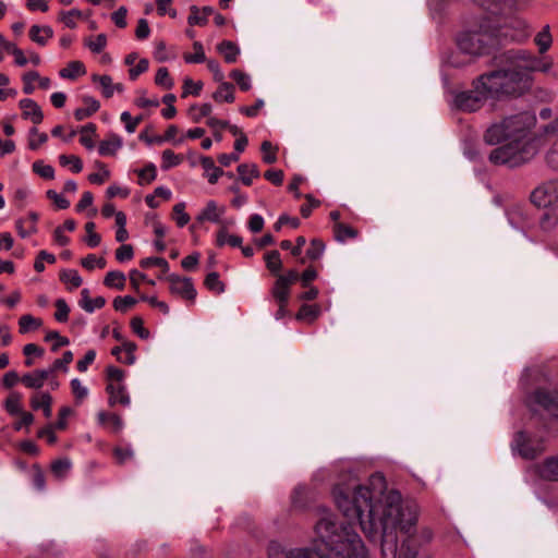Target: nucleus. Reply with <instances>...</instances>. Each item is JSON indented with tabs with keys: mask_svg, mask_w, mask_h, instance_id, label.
Segmentation results:
<instances>
[{
	"mask_svg": "<svg viewBox=\"0 0 558 558\" xmlns=\"http://www.w3.org/2000/svg\"><path fill=\"white\" fill-rule=\"evenodd\" d=\"M203 83L201 81L194 82L192 78L186 77L183 83V93L181 95L182 98L187 97L190 94L194 96H198L202 92Z\"/></svg>",
	"mask_w": 558,
	"mask_h": 558,
	"instance_id": "obj_50",
	"label": "nucleus"
},
{
	"mask_svg": "<svg viewBox=\"0 0 558 558\" xmlns=\"http://www.w3.org/2000/svg\"><path fill=\"white\" fill-rule=\"evenodd\" d=\"M216 244L219 247H222L225 244H229L232 247H240L242 244V238L235 234H228L227 227L222 223L217 232Z\"/></svg>",
	"mask_w": 558,
	"mask_h": 558,
	"instance_id": "obj_27",
	"label": "nucleus"
},
{
	"mask_svg": "<svg viewBox=\"0 0 558 558\" xmlns=\"http://www.w3.org/2000/svg\"><path fill=\"white\" fill-rule=\"evenodd\" d=\"M220 85L217 90L213 94V98L217 102H228L232 104L235 99L234 97V86L228 82H219Z\"/></svg>",
	"mask_w": 558,
	"mask_h": 558,
	"instance_id": "obj_23",
	"label": "nucleus"
},
{
	"mask_svg": "<svg viewBox=\"0 0 558 558\" xmlns=\"http://www.w3.org/2000/svg\"><path fill=\"white\" fill-rule=\"evenodd\" d=\"M95 228L96 226L93 221H88L85 225L86 236L84 241L89 247L98 246L101 241L100 235L95 232Z\"/></svg>",
	"mask_w": 558,
	"mask_h": 558,
	"instance_id": "obj_47",
	"label": "nucleus"
},
{
	"mask_svg": "<svg viewBox=\"0 0 558 558\" xmlns=\"http://www.w3.org/2000/svg\"><path fill=\"white\" fill-rule=\"evenodd\" d=\"M84 44L92 52L100 53L107 46V36L98 34L96 37L86 38Z\"/></svg>",
	"mask_w": 558,
	"mask_h": 558,
	"instance_id": "obj_39",
	"label": "nucleus"
},
{
	"mask_svg": "<svg viewBox=\"0 0 558 558\" xmlns=\"http://www.w3.org/2000/svg\"><path fill=\"white\" fill-rule=\"evenodd\" d=\"M205 221H211L215 223H219L220 227L222 226V220L220 219L219 211H202L197 217L194 223L190 226V230L194 232L199 225H202Z\"/></svg>",
	"mask_w": 558,
	"mask_h": 558,
	"instance_id": "obj_36",
	"label": "nucleus"
},
{
	"mask_svg": "<svg viewBox=\"0 0 558 558\" xmlns=\"http://www.w3.org/2000/svg\"><path fill=\"white\" fill-rule=\"evenodd\" d=\"M330 218L335 222L333 233H335V239L337 241L344 242L348 239H354L357 236L359 231L356 229L339 221L340 211H331Z\"/></svg>",
	"mask_w": 558,
	"mask_h": 558,
	"instance_id": "obj_12",
	"label": "nucleus"
},
{
	"mask_svg": "<svg viewBox=\"0 0 558 558\" xmlns=\"http://www.w3.org/2000/svg\"><path fill=\"white\" fill-rule=\"evenodd\" d=\"M38 219L39 216L36 213H32L26 219H19L15 226L20 236L27 238L28 235L36 233V223Z\"/></svg>",
	"mask_w": 558,
	"mask_h": 558,
	"instance_id": "obj_19",
	"label": "nucleus"
},
{
	"mask_svg": "<svg viewBox=\"0 0 558 558\" xmlns=\"http://www.w3.org/2000/svg\"><path fill=\"white\" fill-rule=\"evenodd\" d=\"M45 340L46 341L54 340V343L51 347V350L53 352L58 351L59 348L68 345L70 343V341L66 337L61 336L58 331H54V330L47 332Z\"/></svg>",
	"mask_w": 558,
	"mask_h": 558,
	"instance_id": "obj_59",
	"label": "nucleus"
},
{
	"mask_svg": "<svg viewBox=\"0 0 558 558\" xmlns=\"http://www.w3.org/2000/svg\"><path fill=\"white\" fill-rule=\"evenodd\" d=\"M52 36L53 31L50 26L33 25L29 29L31 39L40 46H45Z\"/></svg>",
	"mask_w": 558,
	"mask_h": 558,
	"instance_id": "obj_28",
	"label": "nucleus"
},
{
	"mask_svg": "<svg viewBox=\"0 0 558 558\" xmlns=\"http://www.w3.org/2000/svg\"><path fill=\"white\" fill-rule=\"evenodd\" d=\"M126 226V216L124 211H117L116 213V240L120 243H123L129 239V232L125 228Z\"/></svg>",
	"mask_w": 558,
	"mask_h": 558,
	"instance_id": "obj_35",
	"label": "nucleus"
},
{
	"mask_svg": "<svg viewBox=\"0 0 558 558\" xmlns=\"http://www.w3.org/2000/svg\"><path fill=\"white\" fill-rule=\"evenodd\" d=\"M125 276L122 271H119V270H112V271H109L105 279H104V284L107 286L108 288H116L118 290H123L124 286H125Z\"/></svg>",
	"mask_w": 558,
	"mask_h": 558,
	"instance_id": "obj_33",
	"label": "nucleus"
},
{
	"mask_svg": "<svg viewBox=\"0 0 558 558\" xmlns=\"http://www.w3.org/2000/svg\"><path fill=\"white\" fill-rule=\"evenodd\" d=\"M52 397L48 392L37 393L31 398V405L34 410L41 409L44 415L49 418L52 415Z\"/></svg>",
	"mask_w": 558,
	"mask_h": 558,
	"instance_id": "obj_20",
	"label": "nucleus"
},
{
	"mask_svg": "<svg viewBox=\"0 0 558 558\" xmlns=\"http://www.w3.org/2000/svg\"><path fill=\"white\" fill-rule=\"evenodd\" d=\"M500 63L507 66L493 70V72H502L508 77L514 75L526 78L525 86L521 92L508 94L509 97H519L531 88L532 72H548L553 68V60L549 58H539L527 50H510L501 56Z\"/></svg>",
	"mask_w": 558,
	"mask_h": 558,
	"instance_id": "obj_4",
	"label": "nucleus"
},
{
	"mask_svg": "<svg viewBox=\"0 0 558 558\" xmlns=\"http://www.w3.org/2000/svg\"><path fill=\"white\" fill-rule=\"evenodd\" d=\"M167 280L170 283L169 289L172 294H178L189 301L195 300L196 290L191 278H181L171 274L167 277Z\"/></svg>",
	"mask_w": 558,
	"mask_h": 558,
	"instance_id": "obj_9",
	"label": "nucleus"
},
{
	"mask_svg": "<svg viewBox=\"0 0 558 558\" xmlns=\"http://www.w3.org/2000/svg\"><path fill=\"white\" fill-rule=\"evenodd\" d=\"M33 170L44 179L50 180L54 177V169L49 165H45L43 161H35L33 163Z\"/></svg>",
	"mask_w": 558,
	"mask_h": 558,
	"instance_id": "obj_61",
	"label": "nucleus"
},
{
	"mask_svg": "<svg viewBox=\"0 0 558 558\" xmlns=\"http://www.w3.org/2000/svg\"><path fill=\"white\" fill-rule=\"evenodd\" d=\"M535 122V117L526 111L506 117L487 128L484 133V141L488 145L513 141L522 142Z\"/></svg>",
	"mask_w": 558,
	"mask_h": 558,
	"instance_id": "obj_5",
	"label": "nucleus"
},
{
	"mask_svg": "<svg viewBox=\"0 0 558 558\" xmlns=\"http://www.w3.org/2000/svg\"><path fill=\"white\" fill-rule=\"evenodd\" d=\"M142 120V116L133 118L128 111H124L121 114V121L125 124V130L128 133H134Z\"/></svg>",
	"mask_w": 558,
	"mask_h": 558,
	"instance_id": "obj_58",
	"label": "nucleus"
},
{
	"mask_svg": "<svg viewBox=\"0 0 558 558\" xmlns=\"http://www.w3.org/2000/svg\"><path fill=\"white\" fill-rule=\"evenodd\" d=\"M217 51L223 57L227 63H235L240 54L239 47L231 40H222L218 44Z\"/></svg>",
	"mask_w": 558,
	"mask_h": 558,
	"instance_id": "obj_21",
	"label": "nucleus"
},
{
	"mask_svg": "<svg viewBox=\"0 0 558 558\" xmlns=\"http://www.w3.org/2000/svg\"><path fill=\"white\" fill-rule=\"evenodd\" d=\"M539 476L547 481H558V456L547 458L538 466Z\"/></svg>",
	"mask_w": 558,
	"mask_h": 558,
	"instance_id": "obj_18",
	"label": "nucleus"
},
{
	"mask_svg": "<svg viewBox=\"0 0 558 558\" xmlns=\"http://www.w3.org/2000/svg\"><path fill=\"white\" fill-rule=\"evenodd\" d=\"M546 162L551 169L558 170V141L555 142L548 150L546 155Z\"/></svg>",
	"mask_w": 558,
	"mask_h": 558,
	"instance_id": "obj_64",
	"label": "nucleus"
},
{
	"mask_svg": "<svg viewBox=\"0 0 558 558\" xmlns=\"http://www.w3.org/2000/svg\"><path fill=\"white\" fill-rule=\"evenodd\" d=\"M531 203L538 209H558V181H548L535 187Z\"/></svg>",
	"mask_w": 558,
	"mask_h": 558,
	"instance_id": "obj_8",
	"label": "nucleus"
},
{
	"mask_svg": "<svg viewBox=\"0 0 558 558\" xmlns=\"http://www.w3.org/2000/svg\"><path fill=\"white\" fill-rule=\"evenodd\" d=\"M290 289V286L277 278L270 290V294L276 303H289Z\"/></svg>",
	"mask_w": 558,
	"mask_h": 558,
	"instance_id": "obj_25",
	"label": "nucleus"
},
{
	"mask_svg": "<svg viewBox=\"0 0 558 558\" xmlns=\"http://www.w3.org/2000/svg\"><path fill=\"white\" fill-rule=\"evenodd\" d=\"M81 264L87 270H93L96 266L104 268L106 266V259L102 257L97 258L94 254H88L81 260Z\"/></svg>",
	"mask_w": 558,
	"mask_h": 558,
	"instance_id": "obj_63",
	"label": "nucleus"
},
{
	"mask_svg": "<svg viewBox=\"0 0 558 558\" xmlns=\"http://www.w3.org/2000/svg\"><path fill=\"white\" fill-rule=\"evenodd\" d=\"M59 161L63 167L71 166V170L74 173H80L83 169V162L81 158L75 155H60Z\"/></svg>",
	"mask_w": 558,
	"mask_h": 558,
	"instance_id": "obj_45",
	"label": "nucleus"
},
{
	"mask_svg": "<svg viewBox=\"0 0 558 558\" xmlns=\"http://www.w3.org/2000/svg\"><path fill=\"white\" fill-rule=\"evenodd\" d=\"M43 325V320L40 318H35L34 316L26 314L20 317L19 319V326H20V332L25 333L29 329H36L39 328Z\"/></svg>",
	"mask_w": 558,
	"mask_h": 558,
	"instance_id": "obj_43",
	"label": "nucleus"
},
{
	"mask_svg": "<svg viewBox=\"0 0 558 558\" xmlns=\"http://www.w3.org/2000/svg\"><path fill=\"white\" fill-rule=\"evenodd\" d=\"M122 147V138L117 134H110L106 140L101 141L98 153L101 156H114Z\"/></svg>",
	"mask_w": 558,
	"mask_h": 558,
	"instance_id": "obj_16",
	"label": "nucleus"
},
{
	"mask_svg": "<svg viewBox=\"0 0 558 558\" xmlns=\"http://www.w3.org/2000/svg\"><path fill=\"white\" fill-rule=\"evenodd\" d=\"M230 77L236 82L242 90L246 92L251 88V78L245 72L238 69L232 70Z\"/></svg>",
	"mask_w": 558,
	"mask_h": 558,
	"instance_id": "obj_53",
	"label": "nucleus"
},
{
	"mask_svg": "<svg viewBox=\"0 0 558 558\" xmlns=\"http://www.w3.org/2000/svg\"><path fill=\"white\" fill-rule=\"evenodd\" d=\"M21 381L25 387L31 389H40L44 386L35 371L24 374L21 377Z\"/></svg>",
	"mask_w": 558,
	"mask_h": 558,
	"instance_id": "obj_62",
	"label": "nucleus"
},
{
	"mask_svg": "<svg viewBox=\"0 0 558 558\" xmlns=\"http://www.w3.org/2000/svg\"><path fill=\"white\" fill-rule=\"evenodd\" d=\"M201 163L210 184H215L218 179L225 174L221 168L216 167L211 157H202Z\"/></svg>",
	"mask_w": 558,
	"mask_h": 558,
	"instance_id": "obj_22",
	"label": "nucleus"
},
{
	"mask_svg": "<svg viewBox=\"0 0 558 558\" xmlns=\"http://www.w3.org/2000/svg\"><path fill=\"white\" fill-rule=\"evenodd\" d=\"M94 82H98L102 88V95L106 98H110L113 95V83L109 75H96L92 76Z\"/></svg>",
	"mask_w": 558,
	"mask_h": 558,
	"instance_id": "obj_46",
	"label": "nucleus"
},
{
	"mask_svg": "<svg viewBox=\"0 0 558 558\" xmlns=\"http://www.w3.org/2000/svg\"><path fill=\"white\" fill-rule=\"evenodd\" d=\"M107 392L109 395L108 403L113 407L116 404L129 405L130 397L126 392L125 387L122 384L116 385L113 383L108 384Z\"/></svg>",
	"mask_w": 558,
	"mask_h": 558,
	"instance_id": "obj_14",
	"label": "nucleus"
},
{
	"mask_svg": "<svg viewBox=\"0 0 558 558\" xmlns=\"http://www.w3.org/2000/svg\"><path fill=\"white\" fill-rule=\"evenodd\" d=\"M81 144L86 147L87 149H93L95 144L93 141V135L96 132V125L94 123H87L86 125L82 126L81 130Z\"/></svg>",
	"mask_w": 558,
	"mask_h": 558,
	"instance_id": "obj_37",
	"label": "nucleus"
},
{
	"mask_svg": "<svg viewBox=\"0 0 558 558\" xmlns=\"http://www.w3.org/2000/svg\"><path fill=\"white\" fill-rule=\"evenodd\" d=\"M526 145L521 141L508 142L495 149L488 156L494 165H508L518 167L529 160Z\"/></svg>",
	"mask_w": 558,
	"mask_h": 558,
	"instance_id": "obj_6",
	"label": "nucleus"
},
{
	"mask_svg": "<svg viewBox=\"0 0 558 558\" xmlns=\"http://www.w3.org/2000/svg\"><path fill=\"white\" fill-rule=\"evenodd\" d=\"M56 305V313H54V319L59 323H65L69 319V313L70 307L64 299H58L54 303Z\"/></svg>",
	"mask_w": 558,
	"mask_h": 558,
	"instance_id": "obj_55",
	"label": "nucleus"
},
{
	"mask_svg": "<svg viewBox=\"0 0 558 558\" xmlns=\"http://www.w3.org/2000/svg\"><path fill=\"white\" fill-rule=\"evenodd\" d=\"M260 150L263 153V161L265 163L271 165L277 161V149L272 147L270 142L264 141L260 145Z\"/></svg>",
	"mask_w": 558,
	"mask_h": 558,
	"instance_id": "obj_56",
	"label": "nucleus"
},
{
	"mask_svg": "<svg viewBox=\"0 0 558 558\" xmlns=\"http://www.w3.org/2000/svg\"><path fill=\"white\" fill-rule=\"evenodd\" d=\"M182 161V157L177 155L173 150L171 149H166L162 151V163H161V168L163 170H168L172 167H175L178 166L180 162Z\"/></svg>",
	"mask_w": 558,
	"mask_h": 558,
	"instance_id": "obj_51",
	"label": "nucleus"
},
{
	"mask_svg": "<svg viewBox=\"0 0 558 558\" xmlns=\"http://www.w3.org/2000/svg\"><path fill=\"white\" fill-rule=\"evenodd\" d=\"M514 449L518 450L519 454L522 458L526 460H533L539 453L543 452L544 447L542 446L541 442L533 445L531 439L525 435V433L519 432L517 433L514 438Z\"/></svg>",
	"mask_w": 558,
	"mask_h": 558,
	"instance_id": "obj_10",
	"label": "nucleus"
},
{
	"mask_svg": "<svg viewBox=\"0 0 558 558\" xmlns=\"http://www.w3.org/2000/svg\"><path fill=\"white\" fill-rule=\"evenodd\" d=\"M194 53H185L183 59L186 63H203L206 61V56L202 43L194 41Z\"/></svg>",
	"mask_w": 558,
	"mask_h": 558,
	"instance_id": "obj_41",
	"label": "nucleus"
},
{
	"mask_svg": "<svg viewBox=\"0 0 558 558\" xmlns=\"http://www.w3.org/2000/svg\"><path fill=\"white\" fill-rule=\"evenodd\" d=\"M136 304V300L133 296H117L113 300V307L119 312H126L130 307Z\"/></svg>",
	"mask_w": 558,
	"mask_h": 558,
	"instance_id": "obj_60",
	"label": "nucleus"
},
{
	"mask_svg": "<svg viewBox=\"0 0 558 558\" xmlns=\"http://www.w3.org/2000/svg\"><path fill=\"white\" fill-rule=\"evenodd\" d=\"M536 46L538 47V52L541 54L545 53L549 50L553 45V37L550 34V26L545 25L541 32H538L534 38Z\"/></svg>",
	"mask_w": 558,
	"mask_h": 558,
	"instance_id": "obj_30",
	"label": "nucleus"
},
{
	"mask_svg": "<svg viewBox=\"0 0 558 558\" xmlns=\"http://www.w3.org/2000/svg\"><path fill=\"white\" fill-rule=\"evenodd\" d=\"M71 461L68 458H62L51 463V472L58 478H63L71 469Z\"/></svg>",
	"mask_w": 558,
	"mask_h": 558,
	"instance_id": "obj_42",
	"label": "nucleus"
},
{
	"mask_svg": "<svg viewBox=\"0 0 558 558\" xmlns=\"http://www.w3.org/2000/svg\"><path fill=\"white\" fill-rule=\"evenodd\" d=\"M317 537L331 551H335L338 558H369L367 550L351 524L336 522V517L330 512L324 515L315 524ZM289 558H332L314 548H303L291 551Z\"/></svg>",
	"mask_w": 558,
	"mask_h": 558,
	"instance_id": "obj_2",
	"label": "nucleus"
},
{
	"mask_svg": "<svg viewBox=\"0 0 558 558\" xmlns=\"http://www.w3.org/2000/svg\"><path fill=\"white\" fill-rule=\"evenodd\" d=\"M238 173L242 183L250 186L253 183V179L259 177L258 167L255 163H241L238 166Z\"/></svg>",
	"mask_w": 558,
	"mask_h": 558,
	"instance_id": "obj_26",
	"label": "nucleus"
},
{
	"mask_svg": "<svg viewBox=\"0 0 558 558\" xmlns=\"http://www.w3.org/2000/svg\"><path fill=\"white\" fill-rule=\"evenodd\" d=\"M47 141L48 135L46 133H40L37 128H32L29 130V149L36 150L41 144L46 143Z\"/></svg>",
	"mask_w": 558,
	"mask_h": 558,
	"instance_id": "obj_49",
	"label": "nucleus"
},
{
	"mask_svg": "<svg viewBox=\"0 0 558 558\" xmlns=\"http://www.w3.org/2000/svg\"><path fill=\"white\" fill-rule=\"evenodd\" d=\"M131 329L134 333H136L141 339L149 338V330L144 327V320L140 316H135L131 319L130 323Z\"/></svg>",
	"mask_w": 558,
	"mask_h": 558,
	"instance_id": "obj_57",
	"label": "nucleus"
},
{
	"mask_svg": "<svg viewBox=\"0 0 558 558\" xmlns=\"http://www.w3.org/2000/svg\"><path fill=\"white\" fill-rule=\"evenodd\" d=\"M319 314H320V307L318 305L303 304L300 307L295 317L299 320L305 319L307 317H311L312 320H314L319 316Z\"/></svg>",
	"mask_w": 558,
	"mask_h": 558,
	"instance_id": "obj_52",
	"label": "nucleus"
},
{
	"mask_svg": "<svg viewBox=\"0 0 558 558\" xmlns=\"http://www.w3.org/2000/svg\"><path fill=\"white\" fill-rule=\"evenodd\" d=\"M493 43V36L481 31L466 32L458 38L459 48L463 52L474 56L485 53Z\"/></svg>",
	"mask_w": 558,
	"mask_h": 558,
	"instance_id": "obj_7",
	"label": "nucleus"
},
{
	"mask_svg": "<svg viewBox=\"0 0 558 558\" xmlns=\"http://www.w3.org/2000/svg\"><path fill=\"white\" fill-rule=\"evenodd\" d=\"M266 267L271 274H278L282 268L280 253L276 250L265 255Z\"/></svg>",
	"mask_w": 558,
	"mask_h": 558,
	"instance_id": "obj_40",
	"label": "nucleus"
},
{
	"mask_svg": "<svg viewBox=\"0 0 558 558\" xmlns=\"http://www.w3.org/2000/svg\"><path fill=\"white\" fill-rule=\"evenodd\" d=\"M213 111V106L210 104L192 105L189 109V113L193 120V122L198 123L203 118H209Z\"/></svg>",
	"mask_w": 558,
	"mask_h": 558,
	"instance_id": "obj_34",
	"label": "nucleus"
},
{
	"mask_svg": "<svg viewBox=\"0 0 558 558\" xmlns=\"http://www.w3.org/2000/svg\"><path fill=\"white\" fill-rule=\"evenodd\" d=\"M324 250H325L324 242L319 239H313L311 241L310 247L306 251V256L311 260H316L323 255Z\"/></svg>",
	"mask_w": 558,
	"mask_h": 558,
	"instance_id": "obj_54",
	"label": "nucleus"
},
{
	"mask_svg": "<svg viewBox=\"0 0 558 558\" xmlns=\"http://www.w3.org/2000/svg\"><path fill=\"white\" fill-rule=\"evenodd\" d=\"M535 402L547 410L551 415L558 417V390H537L534 393Z\"/></svg>",
	"mask_w": 558,
	"mask_h": 558,
	"instance_id": "obj_11",
	"label": "nucleus"
},
{
	"mask_svg": "<svg viewBox=\"0 0 558 558\" xmlns=\"http://www.w3.org/2000/svg\"><path fill=\"white\" fill-rule=\"evenodd\" d=\"M84 74H86V68L82 61L77 60L69 62L66 68L59 71V75L66 80H75Z\"/></svg>",
	"mask_w": 558,
	"mask_h": 558,
	"instance_id": "obj_24",
	"label": "nucleus"
},
{
	"mask_svg": "<svg viewBox=\"0 0 558 558\" xmlns=\"http://www.w3.org/2000/svg\"><path fill=\"white\" fill-rule=\"evenodd\" d=\"M85 107L84 108H77L74 111V118L77 121H82L90 116H93L95 112H97L100 108V104L97 99H95L92 96H84L82 98Z\"/></svg>",
	"mask_w": 558,
	"mask_h": 558,
	"instance_id": "obj_17",
	"label": "nucleus"
},
{
	"mask_svg": "<svg viewBox=\"0 0 558 558\" xmlns=\"http://www.w3.org/2000/svg\"><path fill=\"white\" fill-rule=\"evenodd\" d=\"M19 105L22 109V116L24 119H29L34 124L43 122L44 114L36 101L29 98H24L20 100Z\"/></svg>",
	"mask_w": 558,
	"mask_h": 558,
	"instance_id": "obj_13",
	"label": "nucleus"
},
{
	"mask_svg": "<svg viewBox=\"0 0 558 558\" xmlns=\"http://www.w3.org/2000/svg\"><path fill=\"white\" fill-rule=\"evenodd\" d=\"M206 288L216 294L225 292V283L219 279V275L216 271L209 272L204 281Z\"/></svg>",
	"mask_w": 558,
	"mask_h": 558,
	"instance_id": "obj_38",
	"label": "nucleus"
},
{
	"mask_svg": "<svg viewBox=\"0 0 558 558\" xmlns=\"http://www.w3.org/2000/svg\"><path fill=\"white\" fill-rule=\"evenodd\" d=\"M97 417L101 425L108 424L113 433H119L123 427L122 418L118 414L101 411Z\"/></svg>",
	"mask_w": 558,
	"mask_h": 558,
	"instance_id": "obj_31",
	"label": "nucleus"
},
{
	"mask_svg": "<svg viewBox=\"0 0 558 558\" xmlns=\"http://www.w3.org/2000/svg\"><path fill=\"white\" fill-rule=\"evenodd\" d=\"M60 280L64 283H70L72 289L78 288L83 280L75 269H65L60 272Z\"/></svg>",
	"mask_w": 558,
	"mask_h": 558,
	"instance_id": "obj_44",
	"label": "nucleus"
},
{
	"mask_svg": "<svg viewBox=\"0 0 558 558\" xmlns=\"http://www.w3.org/2000/svg\"><path fill=\"white\" fill-rule=\"evenodd\" d=\"M190 12L191 13L187 17L189 25L205 26L208 23V17L214 13V8L203 7L202 9H199L196 5H192L190 8Z\"/></svg>",
	"mask_w": 558,
	"mask_h": 558,
	"instance_id": "obj_15",
	"label": "nucleus"
},
{
	"mask_svg": "<svg viewBox=\"0 0 558 558\" xmlns=\"http://www.w3.org/2000/svg\"><path fill=\"white\" fill-rule=\"evenodd\" d=\"M155 83L165 89H171L174 85V82L170 77V74H169V71L167 68L158 69L156 76H155Z\"/></svg>",
	"mask_w": 558,
	"mask_h": 558,
	"instance_id": "obj_48",
	"label": "nucleus"
},
{
	"mask_svg": "<svg viewBox=\"0 0 558 558\" xmlns=\"http://www.w3.org/2000/svg\"><path fill=\"white\" fill-rule=\"evenodd\" d=\"M526 78L514 75L508 77L502 72H486L473 80L471 89L457 93L453 105L463 112H475L488 101H497L508 94L521 92L525 86ZM495 107V102H492Z\"/></svg>",
	"mask_w": 558,
	"mask_h": 558,
	"instance_id": "obj_3",
	"label": "nucleus"
},
{
	"mask_svg": "<svg viewBox=\"0 0 558 558\" xmlns=\"http://www.w3.org/2000/svg\"><path fill=\"white\" fill-rule=\"evenodd\" d=\"M4 409L10 415H17L24 412L22 409V395L12 391L4 401Z\"/></svg>",
	"mask_w": 558,
	"mask_h": 558,
	"instance_id": "obj_32",
	"label": "nucleus"
},
{
	"mask_svg": "<svg viewBox=\"0 0 558 558\" xmlns=\"http://www.w3.org/2000/svg\"><path fill=\"white\" fill-rule=\"evenodd\" d=\"M171 192L169 189L159 186L155 190L154 194L146 196V204L150 208H157L163 205L165 201L170 199Z\"/></svg>",
	"mask_w": 558,
	"mask_h": 558,
	"instance_id": "obj_29",
	"label": "nucleus"
},
{
	"mask_svg": "<svg viewBox=\"0 0 558 558\" xmlns=\"http://www.w3.org/2000/svg\"><path fill=\"white\" fill-rule=\"evenodd\" d=\"M332 493L339 510L357 521L368 539L380 537L381 558H417L420 549L434 538L428 526L416 531L417 505L403 504L399 492L387 490L381 473L372 474L367 485L353 478L339 483Z\"/></svg>",
	"mask_w": 558,
	"mask_h": 558,
	"instance_id": "obj_1",
	"label": "nucleus"
}]
</instances>
